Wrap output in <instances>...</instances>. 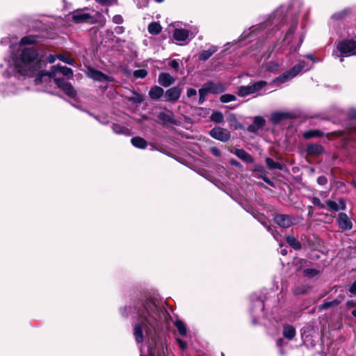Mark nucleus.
<instances>
[{"label":"nucleus","instance_id":"obj_1","mask_svg":"<svg viewBox=\"0 0 356 356\" xmlns=\"http://www.w3.org/2000/svg\"><path fill=\"white\" fill-rule=\"evenodd\" d=\"M58 72L69 77H72L73 75L72 69L64 66L56 65L52 67L49 72H42L40 73L35 79V83L36 84H39L43 81H50L51 79H54L57 86L61 88L67 95L72 97H75L76 92L72 86L65 82L63 79H60L56 78V75Z\"/></svg>","mask_w":356,"mask_h":356},{"label":"nucleus","instance_id":"obj_2","mask_svg":"<svg viewBox=\"0 0 356 356\" xmlns=\"http://www.w3.org/2000/svg\"><path fill=\"white\" fill-rule=\"evenodd\" d=\"M38 54L33 48H24L19 56H13L12 64L21 75H31L36 69Z\"/></svg>","mask_w":356,"mask_h":356},{"label":"nucleus","instance_id":"obj_3","mask_svg":"<svg viewBox=\"0 0 356 356\" xmlns=\"http://www.w3.org/2000/svg\"><path fill=\"white\" fill-rule=\"evenodd\" d=\"M149 317L147 318L146 314L140 316V323H138L134 327V337L136 341L138 343L143 341V329H144L147 335H150L155 330V323L156 318L154 316H151L149 313L147 314Z\"/></svg>","mask_w":356,"mask_h":356},{"label":"nucleus","instance_id":"obj_4","mask_svg":"<svg viewBox=\"0 0 356 356\" xmlns=\"http://www.w3.org/2000/svg\"><path fill=\"white\" fill-rule=\"evenodd\" d=\"M267 85L265 81H259L249 86H242L238 87L237 94L240 97H246L258 92Z\"/></svg>","mask_w":356,"mask_h":356},{"label":"nucleus","instance_id":"obj_5","mask_svg":"<svg viewBox=\"0 0 356 356\" xmlns=\"http://www.w3.org/2000/svg\"><path fill=\"white\" fill-rule=\"evenodd\" d=\"M305 67V62L300 61L290 71L283 74L279 77L274 80V82L284 83L294 76H296L299 72H301Z\"/></svg>","mask_w":356,"mask_h":356},{"label":"nucleus","instance_id":"obj_6","mask_svg":"<svg viewBox=\"0 0 356 356\" xmlns=\"http://www.w3.org/2000/svg\"><path fill=\"white\" fill-rule=\"evenodd\" d=\"M339 51L346 56L356 54V42L352 40L340 42L337 45Z\"/></svg>","mask_w":356,"mask_h":356},{"label":"nucleus","instance_id":"obj_7","mask_svg":"<svg viewBox=\"0 0 356 356\" xmlns=\"http://www.w3.org/2000/svg\"><path fill=\"white\" fill-rule=\"evenodd\" d=\"M210 135L212 138L218 140L226 142L230 138V132L221 127H215L210 131Z\"/></svg>","mask_w":356,"mask_h":356},{"label":"nucleus","instance_id":"obj_8","mask_svg":"<svg viewBox=\"0 0 356 356\" xmlns=\"http://www.w3.org/2000/svg\"><path fill=\"white\" fill-rule=\"evenodd\" d=\"M197 33V31L196 29H194L193 31H189L186 29H175L173 32V38L175 40L179 42H184L191 35L192 37H194L196 33Z\"/></svg>","mask_w":356,"mask_h":356},{"label":"nucleus","instance_id":"obj_9","mask_svg":"<svg viewBox=\"0 0 356 356\" xmlns=\"http://www.w3.org/2000/svg\"><path fill=\"white\" fill-rule=\"evenodd\" d=\"M72 19L76 23H84L92 21V17L90 14L86 13L84 10H78L72 13Z\"/></svg>","mask_w":356,"mask_h":356},{"label":"nucleus","instance_id":"obj_10","mask_svg":"<svg viewBox=\"0 0 356 356\" xmlns=\"http://www.w3.org/2000/svg\"><path fill=\"white\" fill-rule=\"evenodd\" d=\"M87 75L90 79L97 81H112L113 80L112 77L108 76L107 75L93 68L88 69Z\"/></svg>","mask_w":356,"mask_h":356},{"label":"nucleus","instance_id":"obj_11","mask_svg":"<svg viewBox=\"0 0 356 356\" xmlns=\"http://www.w3.org/2000/svg\"><path fill=\"white\" fill-rule=\"evenodd\" d=\"M337 222L339 227L342 230H350L353 227L351 219L344 213L339 214Z\"/></svg>","mask_w":356,"mask_h":356},{"label":"nucleus","instance_id":"obj_12","mask_svg":"<svg viewBox=\"0 0 356 356\" xmlns=\"http://www.w3.org/2000/svg\"><path fill=\"white\" fill-rule=\"evenodd\" d=\"M275 222L280 227L288 228L293 225V219L288 215L278 214L274 218Z\"/></svg>","mask_w":356,"mask_h":356},{"label":"nucleus","instance_id":"obj_13","mask_svg":"<svg viewBox=\"0 0 356 356\" xmlns=\"http://www.w3.org/2000/svg\"><path fill=\"white\" fill-rule=\"evenodd\" d=\"M181 88L178 86L172 87L166 90L165 97L167 101L176 102L181 95Z\"/></svg>","mask_w":356,"mask_h":356},{"label":"nucleus","instance_id":"obj_14","mask_svg":"<svg viewBox=\"0 0 356 356\" xmlns=\"http://www.w3.org/2000/svg\"><path fill=\"white\" fill-rule=\"evenodd\" d=\"M158 81L163 87H168L175 81V79L169 73L161 72L159 75Z\"/></svg>","mask_w":356,"mask_h":356},{"label":"nucleus","instance_id":"obj_15","mask_svg":"<svg viewBox=\"0 0 356 356\" xmlns=\"http://www.w3.org/2000/svg\"><path fill=\"white\" fill-rule=\"evenodd\" d=\"M210 93L219 94L226 90V87L220 82H209L206 83Z\"/></svg>","mask_w":356,"mask_h":356},{"label":"nucleus","instance_id":"obj_16","mask_svg":"<svg viewBox=\"0 0 356 356\" xmlns=\"http://www.w3.org/2000/svg\"><path fill=\"white\" fill-rule=\"evenodd\" d=\"M265 122L266 121L262 117L257 116L254 118L253 124L248 127V130L250 132H255L262 127Z\"/></svg>","mask_w":356,"mask_h":356},{"label":"nucleus","instance_id":"obj_17","mask_svg":"<svg viewBox=\"0 0 356 356\" xmlns=\"http://www.w3.org/2000/svg\"><path fill=\"white\" fill-rule=\"evenodd\" d=\"M234 153L239 159H242L246 163H252L254 161V159L252 157V156L242 149H236Z\"/></svg>","mask_w":356,"mask_h":356},{"label":"nucleus","instance_id":"obj_18","mask_svg":"<svg viewBox=\"0 0 356 356\" xmlns=\"http://www.w3.org/2000/svg\"><path fill=\"white\" fill-rule=\"evenodd\" d=\"M326 204L329 209L333 211H338L346 209V204L343 200H340L339 204L332 200H327L326 201Z\"/></svg>","mask_w":356,"mask_h":356},{"label":"nucleus","instance_id":"obj_19","mask_svg":"<svg viewBox=\"0 0 356 356\" xmlns=\"http://www.w3.org/2000/svg\"><path fill=\"white\" fill-rule=\"evenodd\" d=\"M164 93V90L159 86H155L152 87L149 91L150 98L153 99H159Z\"/></svg>","mask_w":356,"mask_h":356},{"label":"nucleus","instance_id":"obj_20","mask_svg":"<svg viewBox=\"0 0 356 356\" xmlns=\"http://www.w3.org/2000/svg\"><path fill=\"white\" fill-rule=\"evenodd\" d=\"M307 152L313 156H317L323 152V148L319 145H310L307 147Z\"/></svg>","mask_w":356,"mask_h":356},{"label":"nucleus","instance_id":"obj_21","mask_svg":"<svg viewBox=\"0 0 356 356\" xmlns=\"http://www.w3.org/2000/svg\"><path fill=\"white\" fill-rule=\"evenodd\" d=\"M217 51L216 47H211L208 50H204L200 54V59L206 60Z\"/></svg>","mask_w":356,"mask_h":356},{"label":"nucleus","instance_id":"obj_22","mask_svg":"<svg viewBox=\"0 0 356 356\" xmlns=\"http://www.w3.org/2000/svg\"><path fill=\"white\" fill-rule=\"evenodd\" d=\"M131 141V144L136 147L145 149L147 147V142L143 138L134 137Z\"/></svg>","mask_w":356,"mask_h":356},{"label":"nucleus","instance_id":"obj_23","mask_svg":"<svg viewBox=\"0 0 356 356\" xmlns=\"http://www.w3.org/2000/svg\"><path fill=\"white\" fill-rule=\"evenodd\" d=\"M284 336L288 339H292L296 335V330L293 327L286 325L283 330Z\"/></svg>","mask_w":356,"mask_h":356},{"label":"nucleus","instance_id":"obj_24","mask_svg":"<svg viewBox=\"0 0 356 356\" xmlns=\"http://www.w3.org/2000/svg\"><path fill=\"white\" fill-rule=\"evenodd\" d=\"M148 31L151 34L157 35L161 31V26L157 22H152L148 25Z\"/></svg>","mask_w":356,"mask_h":356},{"label":"nucleus","instance_id":"obj_25","mask_svg":"<svg viewBox=\"0 0 356 356\" xmlns=\"http://www.w3.org/2000/svg\"><path fill=\"white\" fill-rule=\"evenodd\" d=\"M286 241L295 250H300L301 248L300 243L293 236H288Z\"/></svg>","mask_w":356,"mask_h":356},{"label":"nucleus","instance_id":"obj_26","mask_svg":"<svg viewBox=\"0 0 356 356\" xmlns=\"http://www.w3.org/2000/svg\"><path fill=\"white\" fill-rule=\"evenodd\" d=\"M322 136H323V133L317 129L307 131L303 134L304 138H305L307 139L314 138V137H320Z\"/></svg>","mask_w":356,"mask_h":356},{"label":"nucleus","instance_id":"obj_27","mask_svg":"<svg viewBox=\"0 0 356 356\" xmlns=\"http://www.w3.org/2000/svg\"><path fill=\"white\" fill-rule=\"evenodd\" d=\"M211 120L216 123H220L223 122L224 117L221 112L213 111L211 115Z\"/></svg>","mask_w":356,"mask_h":356},{"label":"nucleus","instance_id":"obj_28","mask_svg":"<svg viewBox=\"0 0 356 356\" xmlns=\"http://www.w3.org/2000/svg\"><path fill=\"white\" fill-rule=\"evenodd\" d=\"M175 325L181 335L184 336L186 334V328L182 321L177 320L175 322Z\"/></svg>","mask_w":356,"mask_h":356},{"label":"nucleus","instance_id":"obj_29","mask_svg":"<svg viewBox=\"0 0 356 356\" xmlns=\"http://www.w3.org/2000/svg\"><path fill=\"white\" fill-rule=\"evenodd\" d=\"M266 163L268 167L270 169H282V165L277 162L274 161L270 158H266Z\"/></svg>","mask_w":356,"mask_h":356},{"label":"nucleus","instance_id":"obj_30","mask_svg":"<svg viewBox=\"0 0 356 356\" xmlns=\"http://www.w3.org/2000/svg\"><path fill=\"white\" fill-rule=\"evenodd\" d=\"M210 93L209 91L208 87L207 84L205 83L202 88L199 90V94H200V100L199 102L202 103L204 101V98L207 94Z\"/></svg>","mask_w":356,"mask_h":356},{"label":"nucleus","instance_id":"obj_31","mask_svg":"<svg viewBox=\"0 0 356 356\" xmlns=\"http://www.w3.org/2000/svg\"><path fill=\"white\" fill-rule=\"evenodd\" d=\"M36 42V39L33 35L25 36L20 40V44H33Z\"/></svg>","mask_w":356,"mask_h":356},{"label":"nucleus","instance_id":"obj_32","mask_svg":"<svg viewBox=\"0 0 356 356\" xmlns=\"http://www.w3.org/2000/svg\"><path fill=\"white\" fill-rule=\"evenodd\" d=\"M220 102L222 103H228V102L235 101L236 99V97L234 95L225 94L220 97Z\"/></svg>","mask_w":356,"mask_h":356},{"label":"nucleus","instance_id":"obj_33","mask_svg":"<svg viewBox=\"0 0 356 356\" xmlns=\"http://www.w3.org/2000/svg\"><path fill=\"white\" fill-rule=\"evenodd\" d=\"M147 71L143 69L137 70L134 72V76L136 78L143 79L147 76Z\"/></svg>","mask_w":356,"mask_h":356},{"label":"nucleus","instance_id":"obj_34","mask_svg":"<svg viewBox=\"0 0 356 356\" xmlns=\"http://www.w3.org/2000/svg\"><path fill=\"white\" fill-rule=\"evenodd\" d=\"M112 129L113 130L114 132L117 134H125L127 133V131L125 130L124 127H121L120 125L115 124H113Z\"/></svg>","mask_w":356,"mask_h":356},{"label":"nucleus","instance_id":"obj_35","mask_svg":"<svg viewBox=\"0 0 356 356\" xmlns=\"http://www.w3.org/2000/svg\"><path fill=\"white\" fill-rule=\"evenodd\" d=\"M285 116L284 113H275L272 115V120L277 123L281 119H282Z\"/></svg>","mask_w":356,"mask_h":356},{"label":"nucleus","instance_id":"obj_36","mask_svg":"<svg viewBox=\"0 0 356 356\" xmlns=\"http://www.w3.org/2000/svg\"><path fill=\"white\" fill-rule=\"evenodd\" d=\"M339 302H340V301L335 300L333 301L325 302L321 307L323 309H327L330 307L337 305L338 304H339Z\"/></svg>","mask_w":356,"mask_h":356},{"label":"nucleus","instance_id":"obj_37","mask_svg":"<svg viewBox=\"0 0 356 356\" xmlns=\"http://www.w3.org/2000/svg\"><path fill=\"white\" fill-rule=\"evenodd\" d=\"M148 353H149V356H155V350L154 349L148 348ZM156 356H165L163 350V349L161 350H158Z\"/></svg>","mask_w":356,"mask_h":356},{"label":"nucleus","instance_id":"obj_38","mask_svg":"<svg viewBox=\"0 0 356 356\" xmlns=\"http://www.w3.org/2000/svg\"><path fill=\"white\" fill-rule=\"evenodd\" d=\"M312 203H313L315 206H316V207H319L320 209H324V208H325V204H322V203H321V200H320V199H319V198H318V197H313V198L312 199Z\"/></svg>","mask_w":356,"mask_h":356},{"label":"nucleus","instance_id":"obj_39","mask_svg":"<svg viewBox=\"0 0 356 356\" xmlns=\"http://www.w3.org/2000/svg\"><path fill=\"white\" fill-rule=\"evenodd\" d=\"M58 58L59 60H62L63 62L65 63H67V64H70V65H73L72 60L70 59L68 57H65V56H64L63 55L58 54Z\"/></svg>","mask_w":356,"mask_h":356},{"label":"nucleus","instance_id":"obj_40","mask_svg":"<svg viewBox=\"0 0 356 356\" xmlns=\"http://www.w3.org/2000/svg\"><path fill=\"white\" fill-rule=\"evenodd\" d=\"M123 21V17L120 15H116L113 17V22L116 24H121Z\"/></svg>","mask_w":356,"mask_h":356},{"label":"nucleus","instance_id":"obj_41","mask_svg":"<svg viewBox=\"0 0 356 356\" xmlns=\"http://www.w3.org/2000/svg\"><path fill=\"white\" fill-rule=\"evenodd\" d=\"M131 100L136 103H141L143 101V98L140 95L135 94L134 96L131 98Z\"/></svg>","mask_w":356,"mask_h":356},{"label":"nucleus","instance_id":"obj_42","mask_svg":"<svg viewBox=\"0 0 356 356\" xmlns=\"http://www.w3.org/2000/svg\"><path fill=\"white\" fill-rule=\"evenodd\" d=\"M317 182L320 185H325L327 184V178L324 176H321L318 178Z\"/></svg>","mask_w":356,"mask_h":356},{"label":"nucleus","instance_id":"obj_43","mask_svg":"<svg viewBox=\"0 0 356 356\" xmlns=\"http://www.w3.org/2000/svg\"><path fill=\"white\" fill-rule=\"evenodd\" d=\"M56 58H58V54L57 55H49L47 56V60L49 63H53L55 62Z\"/></svg>","mask_w":356,"mask_h":356},{"label":"nucleus","instance_id":"obj_44","mask_svg":"<svg viewBox=\"0 0 356 356\" xmlns=\"http://www.w3.org/2000/svg\"><path fill=\"white\" fill-rule=\"evenodd\" d=\"M196 94H197V92H196V90H195V89H193V88H188V89L187 90V96H188V97H193V96H195V95H196Z\"/></svg>","mask_w":356,"mask_h":356},{"label":"nucleus","instance_id":"obj_45","mask_svg":"<svg viewBox=\"0 0 356 356\" xmlns=\"http://www.w3.org/2000/svg\"><path fill=\"white\" fill-rule=\"evenodd\" d=\"M349 291L353 295L356 294V281L350 285Z\"/></svg>","mask_w":356,"mask_h":356},{"label":"nucleus","instance_id":"obj_46","mask_svg":"<svg viewBox=\"0 0 356 356\" xmlns=\"http://www.w3.org/2000/svg\"><path fill=\"white\" fill-rule=\"evenodd\" d=\"M170 65L175 70H177L179 67V62L177 60H172Z\"/></svg>","mask_w":356,"mask_h":356},{"label":"nucleus","instance_id":"obj_47","mask_svg":"<svg viewBox=\"0 0 356 356\" xmlns=\"http://www.w3.org/2000/svg\"><path fill=\"white\" fill-rule=\"evenodd\" d=\"M349 117L352 119H356V109L352 108L349 111Z\"/></svg>","mask_w":356,"mask_h":356},{"label":"nucleus","instance_id":"obj_48","mask_svg":"<svg viewBox=\"0 0 356 356\" xmlns=\"http://www.w3.org/2000/svg\"><path fill=\"white\" fill-rule=\"evenodd\" d=\"M212 154L216 156H219L220 155V150L216 147H212L211 149Z\"/></svg>","mask_w":356,"mask_h":356},{"label":"nucleus","instance_id":"obj_49","mask_svg":"<svg viewBox=\"0 0 356 356\" xmlns=\"http://www.w3.org/2000/svg\"><path fill=\"white\" fill-rule=\"evenodd\" d=\"M177 342H178V343L179 345V347L182 350H184V349H185L186 348V343L184 341H182L181 339H177Z\"/></svg>","mask_w":356,"mask_h":356},{"label":"nucleus","instance_id":"obj_50","mask_svg":"<svg viewBox=\"0 0 356 356\" xmlns=\"http://www.w3.org/2000/svg\"><path fill=\"white\" fill-rule=\"evenodd\" d=\"M115 31L118 34H121V33H124V29L123 26H118L115 29Z\"/></svg>","mask_w":356,"mask_h":356},{"label":"nucleus","instance_id":"obj_51","mask_svg":"<svg viewBox=\"0 0 356 356\" xmlns=\"http://www.w3.org/2000/svg\"><path fill=\"white\" fill-rule=\"evenodd\" d=\"M231 163L236 166H238V167L241 166V164L237 161H235V160L231 161Z\"/></svg>","mask_w":356,"mask_h":356},{"label":"nucleus","instance_id":"obj_52","mask_svg":"<svg viewBox=\"0 0 356 356\" xmlns=\"http://www.w3.org/2000/svg\"><path fill=\"white\" fill-rule=\"evenodd\" d=\"M280 253L282 254V255H286L287 254V251L286 249H281L280 250Z\"/></svg>","mask_w":356,"mask_h":356},{"label":"nucleus","instance_id":"obj_53","mask_svg":"<svg viewBox=\"0 0 356 356\" xmlns=\"http://www.w3.org/2000/svg\"><path fill=\"white\" fill-rule=\"evenodd\" d=\"M307 57L308 58L311 59L313 62H314V61H315V60H314V57H313V56H312V55H307Z\"/></svg>","mask_w":356,"mask_h":356},{"label":"nucleus","instance_id":"obj_54","mask_svg":"<svg viewBox=\"0 0 356 356\" xmlns=\"http://www.w3.org/2000/svg\"><path fill=\"white\" fill-rule=\"evenodd\" d=\"M352 314L355 318H356V309L352 311Z\"/></svg>","mask_w":356,"mask_h":356},{"label":"nucleus","instance_id":"obj_55","mask_svg":"<svg viewBox=\"0 0 356 356\" xmlns=\"http://www.w3.org/2000/svg\"><path fill=\"white\" fill-rule=\"evenodd\" d=\"M354 186L356 188V181H354L353 183Z\"/></svg>","mask_w":356,"mask_h":356},{"label":"nucleus","instance_id":"obj_56","mask_svg":"<svg viewBox=\"0 0 356 356\" xmlns=\"http://www.w3.org/2000/svg\"><path fill=\"white\" fill-rule=\"evenodd\" d=\"M140 351H141V354H140V356H144V355H143V350H141Z\"/></svg>","mask_w":356,"mask_h":356}]
</instances>
